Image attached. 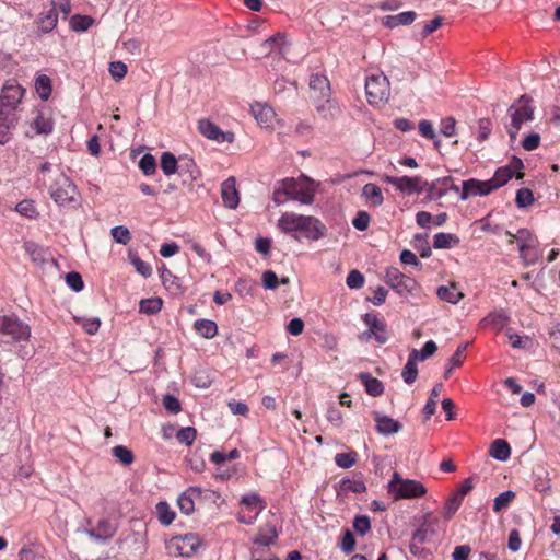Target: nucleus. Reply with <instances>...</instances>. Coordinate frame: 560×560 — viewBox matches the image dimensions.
<instances>
[{
    "mask_svg": "<svg viewBox=\"0 0 560 560\" xmlns=\"http://www.w3.org/2000/svg\"><path fill=\"white\" fill-rule=\"evenodd\" d=\"M23 97L20 85H5L0 93V144L9 141L10 130L18 124L16 108Z\"/></svg>",
    "mask_w": 560,
    "mask_h": 560,
    "instance_id": "1",
    "label": "nucleus"
},
{
    "mask_svg": "<svg viewBox=\"0 0 560 560\" xmlns=\"http://www.w3.org/2000/svg\"><path fill=\"white\" fill-rule=\"evenodd\" d=\"M505 234L510 236L509 244L517 243L520 258L526 266L533 265L538 260V240L528 229H518L515 234L506 231Z\"/></svg>",
    "mask_w": 560,
    "mask_h": 560,
    "instance_id": "2",
    "label": "nucleus"
},
{
    "mask_svg": "<svg viewBox=\"0 0 560 560\" xmlns=\"http://www.w3.org/2000/svg\"><path fill=\"white\" fill-rule=\"evenodd\" d=\"M532 102V97L524 94L518 97L516 104L510 106L508 112L511 117V126L508 129V132L512 141L516 140L522 125L534 119V107L530 105Z\"/></svg>",
    "mask_w": 560,
    "mask_h": 560,
    "instance_id": "3",
    "label": "nucleus"
},
{
    "mask_svg": "<svg viewBox=\"0 0 560 560\" xmlns=\"http://www.w3.org/2000/svg\"><path fill=\"white\" fill-rule=\"evenodd\" d=\"M388 492L395 500L405 498H419L425 494L427 490L422 483L411 479H402L398 472H394L388 482Z\"/></svg>",
    "mask_w": 560,
    "mask_h": 560,
    "instance_id": "4",
    "label": "nucleus"
},
{
    "mask_svg": "<svg viewBox=\"0 0 560 560\" xmlns=\"http://www.w3.org/2000/svg\"><path fill=\"white\" fill-rule=\"evenodd\" d=\"M50 197L59 206L77 203L79 191L75 185L65 174H59L49 187Z\"/></svg>",
    "mask_w": 560,
    "mask_h": 560,
    "instance_id": "5",
    "label": "nucleus"
},
{
    "mask_svg": "<svg viewBox=\"0 0 560 560\" xmlns=\"http://www.w3.org/2000/svg\"><path fill=\"white\" fill-rule=\"evenodd\" d=\"M201 546V539L196 534H186L172 537L166 541L165 548L172 557H191Z\"/></svg>",
    "mask_w": 560,
    "mask_h": 560,
    "instance_id": "6",
    "label": "nucleus"
},
{
    "mask_svg": "<svg viewBox=\"0 0 560 560\" xmlns=\"http://www.w3.org/2000/svg\"><path fill=\"white\" fill-rule=\"evenodd\" d=\"M365 93L369 103L372 105H378L387 102L390 95L387 77L384 74H376L366 78Z\"/></svg>",
    "mask_w": 560,
    "mask_h": 560,
    "instance_id": "7",
    "label": "nucleus"
},
{
    "mask_svg": "<svg viewBox=\"0 0 560 560\" xmlns=\"http://www.w3.org/2000/svg\"><path fill=\"white\" fill-rule=\"evenodd\" d=\"M385 282L401 296L413 294L419 289V284L413 278L395 267L386 269Z\"/></svg>",
    "mask_w": 560,
    "mask_h": 560,
    "instance_id": "8",
    "label": "nucleus"
},
{
    "mask_svg": "<svg viewBox=\"0 0 560 560\" xmlns=\"http://www.w3.org/2000/svg\"><path fill=\"white\" fill-rule=\"evenodd\" d=\"M0 332L10 336L12 341L27 340L31 328L16 316H0Z\"/></svg>",
    "mask_w": 560,
    "mask_h": 560,
    "instance_id": "9",
    "label": "nucleus"
},
{
    "mask_svg": "<svg viewBox=\"0 0 560 560\" xmlns=\"http://www.w3.org/2000/svg\"><path fill=\"white\" fill-rule=\"evenodd\" d=\"M282 189L284 196L303 205H311L314 201L313 191L294 178L283 179Z\"/></svg>",
    "mask_w": 560,
    "mask_h": 560,
    "instance_id": "10",
    "label": "nucleus"
},
{
    "mask_svg": "<svg viewBox=\"0 0 560 560\" xmlns=\"http://www.w3.org/2000/svg\"><path fill=\"white\" fill-rule=\"evenodd\" d=\"M199 132L209 140L217 142H233L234 133L231 131H222L219 126L209 119H200L198 122Z\"/></svg>",
    "mask_w": 560,
    "mask_h": 560,
    "instance_id": "11",
    "label": "nucleus"
},
{
    "mask_svg": "<svg viewBox=\"0 0 560 560\" xmlns=\"http://www.w3.org/2000/svg\"><path fill=\"white\" fill-rule=\"evenodd\" d=\"M311 97L315 103L328 101L331 95L328 79L322 74H313L310 80Z\"/></svg>",
    "mask_w": 560,
    "mask_h": 560,
    "instance_id": "12",
    "label": "nucleus"
},
{
    "mask_svg": "<svg viewBox=\"0 0 560 560\" xmlns=\"http://www.w3.org/2000/svg\"><path fill=\"white\" fill-rule=\"evenodd\" d=\"M492 191L488 180H478L470 178L463 182L460 199L467 200L469 197L487 196Z\"/></svg>",
    "mask_w": 560,
    "mask_h": 560,
    "instance_id": "13",
    "label": "nucleus"
},
{
    "mask_svg": "<svg viewBox=\"0 0 560 560\" xmlns=\"http://www.w3.org/2000/svg\"><path fill=\"white\" fill-rule=\"evenodd\" d=\"M372 416L375 421V430L381 435L387 436L396 434L402 428V424L399 421L389 416L382 415L380 411H373Z\"/></svg>",
    "mask_w": 560,
    "mask_h": 560,
    "instance_id": "14",
    "label": "nucleus"
},
{
    "mask_svg": "<svg viewBox=\"0 0 560 560\" xmlns=\"http://www.w3.org/2000/svg\"><path fill=\"white\" fill-rule=\"evenodd\" d=\"M364 323L369 326L371 332H373V338L380 343L384 345L388 341L389 335L386 329L385 323L378 319L377 315L374 313H366L363 317Z\"/></svg>",
    "mask_w": 560,
    "mask_h": 560,
    "instance_id": "15",
    "label": "nucleus"
},
{
    "mask_svg": "<svg viewBox=\"0 0 560 560\" xmlns=\"http://www.w3.org/2000/svg\"><path fill=\"white\" fill-rule=\"evenodd\" d=\"M302 231L304 236L312 241H318L326 236L327 228L317 218L312 215H305V222L302 223Z\"/></svg>",
    "mask_w": 560,
    "mask_h": 560,
    "instance_id": "16",
    "label": "nucleus"
},
{
    "mask_svg": "<svg viewBox=\"0 0 560 560\" xmlns=\"http://www.w3.org/2000/svg\"><path fill=\"white\" fill-rule=\"evenodd\" d=\"M221 197L224 206L229 209L237 208L240 203V194L236 189L235 177L226 178L221 185Z\"/></svg>",
    "mask_w": 560,
    "mask_h": 560,
    "instance_id": "17",
    "label": "nucleus"
},
{
    "mask_svg": "<svg viewBox=\"0 0 560 560\" xmlns=\"http://www.w3.org/2000/svg\"><path fill=\"white\" fill-rule=\"evenodd\" d=\"M384 182L393 185L397 190L401 192H406L408 195L415 194L419 190V187L417 186L419 183V177H409V176H401V177H395L385 175L383 177Z\"/></svg>",
    "mask_w": 560,
    "mask_h": 560,
    "instance_id": "18",
    "label": "nucleus"
},
{
    "mask_svg": "<svg viewBox=\"0 0 560 560\" xmlns=\"http://www.w3.org/2000/svg\"><path fill=\"white\" fill-rule=\"evenodd\" d=\"M303 222H305V215L285 212L278 220V228L283 233L300 232L302 231Z\"/></svg>",
    "mask_w": 560,
    "mask_h": 560,
    "instance_id": "19",
    "label": "nucleus"
},
{
    "mask_svg": "<svg viewBox=\"0 0 560 560\" xmlns=\"http://www.w3.org/2000/svg\"><path fill=\"white\" fill-rule=\"evenodd\" d=\"M202 493V489L199 487H189L185 492H183L177 499V505L179 510L186 514L190 515L195 511V499L199 498Z\"/></svg>",
    "mask_w": 560,
    "mask_h": 560,
    "instance_id": "20",
    "label": "nucleus"
},
{
    "mask_svg": "<svg viewBox=\"0 0 560 560\" xmlns=\"http://www.w3.org/2000/svg\"><path fill=\"white\" fill-rule=\"evenodd\" d=\"M116 533V526L108 520H101L94 529L88 530V535L100 541L112 538Z\"/></svg>",
    "mask_w": 560,
    "mask_h": 560,
    "instance_id": "21",
    "label": "nucleus"
},
{
    "mask_svg": "<svg viewBox=\"0 0 560 560\" xmlns=\"http://www.w3.org/2000/svg\"><path fill=\"white\" fill-rule=\"evenodd\" d=\"M250 112L256 121L265 128L270 127L276 114L271 107L262 104H255L252 106Z\"/></svg>",
    "mask_w": 560,
    "mask_h": 560,
    "instance_id": "22",
    "label": "nucleus"
},
{
    "mask_svg": "<svg viewBox=\"0 0 560 560\" xmlns=\"http://www.w3.org/2000/svg\"><path fill=\"white\" fill-rule=\"evenodd\" d=\"M358 378L364 384L365 392L373 396L377 397L381 396L384 392V385L383 383L377 380L376 377H372L370 373L368 372H361L358 375Z\"/></svg>",
    "mask_w": 560,
    "mask_h": 560,
    "instance_id": "23",
    "label": "nucleus"
},
{
    "mask_svg": "<svg viewBox=\"0 0 560 560\" xmlns=\"http://www.w3.org/2000/svg\"><path fill=\"white\" fill-rule=\"evenodd\" d=\"M278 539V532L273 525H266L259 528L258 534L253 539V542L258 546L268 547Z\"/></svg>",
    "mask_w": 560,
    "mask_h": 560,
    "instance_id": "24",
    "label": "nucleus"
},
{
    "mask_svg": "<svg viewBox=\"0 0 560 560\" xmlns=\"http://www.w3.org/2000/svg\"><path fill=\"white\" fill-rule=\"evenodd\" d=\"M362 197L373 207H378L384 202L382 189L373 183H368L363 186Z\"/></svg>",
    "mask_w": 560,
    "mask_h": 560,
    "instance_id": "25",
    "label": "nucleus"
},
{
    "mask_svg": "<svg viewBox=\"0 0 560 560\" xmlns=\"http://www.w3.org/2000/svg\"><path fill=\"white\" fill-rule=\"evenodd\" d=\"M57 22L58 15L56 9H49L39 15L37 26L42 33H49L56 27Z\"/></svg>",
    "mask_w": 560,
    "mask_h": 560,
    "instance_id": "26",
    "label": "nucleus"
},
{
    "mask_svg": "<svg viewBox=\"0 0 560 560\" xmlns=\"http://www.w3.org/2000/svg\"><path fill=\"white\" fill-rule=\"evenodd\" d=\"M489 453L494 459L504 462L511 455V447L505 440L497 439L491 443Z\"/></svg>",
    "mask_w": 560,
    "mask_h": 560,
    "instance_id": "27",
    "label": "nucleus"
},
{
    "mask_svg": "<svg viewBox=\"0 0 560 560\" xmlns=\"http://www.w3.org/2000/svg\"><path fill=\"white\" fill-rule=\"evenodd\" d=\"M366 487L361 480L342 479L339 483L338 495L347 497L350 493H362Z\"/></svg>",
    "mask_w": 560,
    "mask_h": 560,
    "instance_id": "28",
    "label": "nucleus"
},
{
    "mask_svg": "<svg viewBox=\"0 0 560 560\" xmlns=\"http://www.w3.org/2000/svg\"><path fill=\"white\" fill-rule=\"evenodd\" d=\"M438 296L448 303L457 304L464 298V294L455 283H451L447 287H440L438 289Z\"/></svg>",
    "mask_w": 560,
    "mask_h": 560,
    "instance_id": "29",
    "label": "nucleus"
},
{
    "mask_svg": "<svg viewBox=\"0 0 560 560\" xmlns=\"http://www.w3.org/2000/svg\"><path fill=\"white\" fill-rule=\"evenodd\" d=\"M459 237L452 233H438L434 235L433 247L436 249L452 248L459 244Z\"/></svg>",
    "mask_w": 560,
    "mask_h": 560,
    "instance_id": "30",
    "label": "nucleus"
},
{
    "mask_svg": "<svg viewBox=\"0 0 560 560\" xmlns=\"http://www.w3.org/2000/svg\"><path fill=\"white\" fill-rule=\"evenodd\" d=\"M194 327L201 337L207 339L213 338L218 334V325L211 319H197Z\"/></svg>",
    "mask_w": 560,
    "mask_h": 560,
    "instance_id": "31",
    "label": "nucleus"
},
{
    "mask_svg": "<svg viewBox=\"0 0 560 560\" xmlns=\"http://www.w3.org/2000/svg\"><path fill=\"white\" fill-rule=\"evenodd\" d=\"M416 20V13L413 11H406L397 15L386 16L385 25L394 28L398 25H409Z\"/></svg>",
    "mask_w": 560,
    "mask_h": 560,
    "instance_id": "32",
    "label": "nucleus"
},
{
    "mask_svg": "<svg viewBox=\"0 0 560 560\" xmlns=\"http://www.w3.org/2000/svg\"><path fill=\"white\" fill-rule=\"evenodd\" d=\"M513 176V172L510 167L504 166L497 170L493 177L489 179V184L492 187V191L505 185Z\"/></svg>",
    "mask_w": 560,
    "mask_h": 560,
    "instance_id": "33",
    "label": "nucleus"
},
{
    "mask_svg": "<svg viewBox=\"0 0 560 560\" xmlns=\"http://www.w3.org/2000/svg\"><path fill=\"white\" fill-rule=\"evenodd\" d=\"M161 279L163 281L164 287L174 294H177L182 291V285L179 279L175 277L166 267H162Z\"/></svg>",
    "mask_w": 560,
    "mask_h": 560,
    "instance_id": "34",
    "label": "nucleus"
},
{
    "mask_svg": "<svg viewBox=\"0 0 560 560\" xmlns=\"http://www.w3.org/2000/svg\"><path fill=\"white\" fill-rule=\"evenodd\" d=\"M443 385L438 383L433 386L430 393V397L423 408L424 419L429 420L436 411V397L441 394Z\"/></svg>",
    "mask_w": 560,
    "mask_h": 560,
    "instance_id": "35",
    "label": "nucleus"
},
{
    "mask_svg": "<svg viewBox=\"0 0 560 560\" xmlns=\"http://www.w3.org/2000/svg\"><path fill=\"white\" fill-rule=\"evenodd\" d=\"M31 127L35 130L36 135H48L52 131V121L42 113H38L31 122Z\"/></svg>",
    "mask_w": 560,
    "mask_h": 560,
    "instance_id": "36",
    "label": "nucleus"
},
{
    "mask_svg": "<svg viewBox=\"0 0 560 560\" xmlns=\"http://www.w3.org/2000/svg\"><path fill=\"white\" fill-rule=\"evenodd\" d=\"M35 89L40 100L47 101L52 91L50 78L46 74H39L35 81Z\"/></svg>",
    "mask_w": 560,
    "mask_h": 560,
    "instance_id": "37",
    "label": "nucleus"
},
{
    "mask_svg": "<svg viewBox=\"0 0 560 560\" xmlns=\"http://www.w3.org/2000/svg\"><path fill=\"white\" fill-rule=\"evenodd\" d=\"M113 456L124 466H129L133 463L135 456L130 448L124 445H116L112 448Z\"/></svg>",
    "mask_w": 560,
    "mask_h": 560,
    "instance_id": "38",
    "label": "nucleus"
},
{
    "mask_svg": "<svg viewBox=\"0 0 560 560\" xmlns=\"http://www.w3.org/2000/svg\"><path fill=\"white\" fill-rule=\"evenodd\" d=\"M417 361L418 360L415 359L413 357H411V354L409 353L407 363L405 364L402 372H401L402 380L407 384H412L417 380V376H418Z\"/></svg>",
    "mask_w": 560,
    "mask_h": 560,
    "instance_id": "39",
    "label": "nucleus"
},
{
    "mask_svg": "<svg viewBox=\"0 0 560 560\" xmlns=\"http://www.w3.org/2000/svg\"><path fill=\"white\" fill-rule=\"evenodd\" d=\"M161 168L167 176L173 175L178 170V161L171 152H163L161 155Z\"/></svg>",
    "mask_w": 560,
    "mask_h": 560,
    "instance_id": "40",
    "label": "nucleus"
},
{
    "mask_svg": "<svg viewBox=\"0 0 560 560\" xmlns=\"http://www.w3.org/2000/svg\"><path fill=\"white\" fill-rule=\"evenodd\" d=\"M162 300L160 298H150L140 301V312L148 315H153L162 308Z\"/></svg>",
    "mask_w": 560,
    "mask_h": 560,
    "instance_id": "41",
    "label": "nucleus"
},
{
    "mask_svg": "<svg viewBox=\"0 0 560 560\" xmlns=\"http://www.w3.org/2000/svg\"><path fill=\"white\" fill-rule=\"evenodd\" d=\"M467 347H468V342L462 343L458 346L457 350L455 351V353L451 357V359L448 361V365L446 366L445 372H444V378H448L451 376L453 369L455 366L462 365V363H463L462 354L467 349Z\"/></svg>",
    "mask_w": 560,
    "mask_h": 560,
    "instance_id": "42",
    "label": "nucleus"
},
{
    "mask_svg": "<svg viewBox=\"0 0 560 560\" xmlns=\"http://www.w3.org/2000/svg\"><path fill=\"white\" fill-rule=\"evenodd\" d=\"M438 350V346L433 340H429L424 343L421 350L413 349L410 354L418 361H424L432 357Z\"/></svg>",
    "mask_w": 560,
    "mask_h": 560,
    "instance_id": "43",
    "label": "nucleus"
},
{
    "mask_svg": "<svg viewBox=\"0 0 560 560\" xmlns=\"http://www.w3.org/2000/svg\"><path fill=\"white\" fill-rule=\"evenodd\" d=\"M156 512L161 524L168 526L175 518V512H173L166 502H159L156 504Z\"/></svg>",
    "mask_w": 560,
    "mask_h": 560,
    "instance_id": "44",
    "label": "nucleus"
},
{
    "mask_svg": "<svg viewBox=\"0 0 560 560\" xmlns=\"http://www.w3.org/2000/svg\"><path fill=\"white\" fill-rule=\"evenodd\" d=\"M93 22L91 16L77 14L70 19V27L75 32H84Z\"/></svg>",
    "mask_w": 560,
    "mask_h": 560,
    "instance_id": "45",
    "label": "nucleus"
},
{
    "mask_svg": "<svg viewBox=\"0 0 560 560\" xmlns=\"http://www.w3.org/2000/svg\"><path fill=\"white\" fill-rule=\"evenodd\" d=\"M485 320L492 325L497 330H501L509 323L510 317L503 311H499L489 314Z\"/></svg>",
    "mask_w": 560,
    "mask_h": 560,
    "instance_id": "46",
    "label": "nucleus"
},
{
    "mask_svg": "<svg viewBox=\"0 0 560 560\" xmlns=\"http://www.w3.org/2000/svg\"><path fill=\"white\" fill-rule=\"evenodd\" d=\"M358 454L354 451L349 453H338L335 456V463L341 468H350L355 465Z\"/></svg>",
    "mask_w": 560,
    "mask_h": 560,
    "instance_id": "47",
    "label": "nucleus"
},
{
    "mask_svg": "<svg viewBox=\"0 0 560 560\" xmlns=\"http://www.w3.org/2000/svg\"><path fill=\"white\" fill-rule=\"evenodd\" d=\"M25 252L31 256L32 260L42 264L45 260L44 249L42 246L34 242H26L24 244Z\"/></svg>",
    "mask_w": 560,
    "mask_h": 560,
    "instance_id": "48",
    "label": "nucleus"
},
{
    "mask_svg": "<svg viewBox=\"0 0 560 560\" xmlns=\"http://www.w3.org/2000/svg\"><path fill=\"white\" fill-rule=\"evenodd\" d=\"M110 234L116 243L127 245L131 240L129 230L124 225L114 226L110 230Z\"/></svg>",
    "mask_w": 560,
    "mask_h": 560,
    "instance_id": "49",
    "label": "nucleus"
},
{
    "mask_svg": "<svg viewBox=\"0 0 560 560\" xmlns=\"http://www.w3.org/2000/svg\"><path fill=\"white\" fill-rule=\"evenodd\" d=\"M15 210L21 215H24L30 219L36 218L38 215V212L36 210L34 202L32 200H27V199L20 201L16 205Z\"/></svg>",
    "mask_w": 560,
    "mask_h": 560,
    "instance_id": "50",
    "label": "nucleus"
},
{
    "mask_svg": "<svg viewBox=\"0 0 560 560\" xmlns=\"http://www.w3.org/2000/svg\"><path fill=\"white\" fill-rule=\"evenodd\" d=\"M514 498L515 492L512 490H508L500 493L494 499L493 511L500 512L501 510L505 509L513 501Z\"/></svg>",
    "mask_w": 560,
    "mask_h": 560,
    "instance_id": "51",
    "label": "nucleus"
},
{
    "mask_svg": "<svg viewBox=\"0 0 560 560\" xmlns=\"http://www.w3.org/2000/svg\"><path fill=\"white\" fill-rule=\"evenodd\" d=\"M139 168L147 176L154 174L156 171V163L154 156L150 153L144 154L139 161Z\"/></svg>",
    "mask_w": 560,
    "mask_h": 560,
    "instance_id": "52",
    "label": "nucleus"
},
{
    "mask_svg": "<svg viewBox=\"0 0 560 560\" xmlns=\"http://www.w3.org/2000/svg\"><path fill=\"white\" fill-rule=\"evenodd\" d=\"M196 436H197V431L192 427L182 428L176 434L178 442L186 444L188 446L194 443V441L196 440Z\"/></svg>",
    "mask_w": 560,
    "mask_h": 560,
    "instance_id": "53",
    "label": "nucleus"
},
{
    "mask_svg": "<svg viewBox=\"0 0 560 560\" xmlns=\"http://www.w3.org/2000/svg\"><path fill=\"white\" fill-rule=\"evenodd\" d=\"M515 202L518 208H526L534 202V196L530 189L521 188L516 192Z\"/></svg>",
    "mask_w": 560,
    "mask_h": 560,
    "instance_id": "54",
    "label": "nucleus"
},
{
    "mask_svg": "<svg viewBox=\"0 0 560 560\" xmlns=\"http://www.w3.org/2000/svg\"><path fill=\"white\" fill-rule=\"evenodd\" d=\"M316 109L324 118H332L338 113V108L331 103L330 98L317 103Z\"/></svg>",
    "mask_w": 560,
    "mask_h": 560,
    "instance_id": "55",
    "label": "nucleus"
},
{
    "mask_svg": "<svg viewBox=\"0 0 560 560\" xmlns=\"http://www.w3.org/2000/svg\"><path fill=\"white\" fill-rule=\"evenodd\" d=\"M462 502L463 500L460 499V497H456L455 494H453L444 505L445 518L450 520L456 513Z\"/></svg>",
    "mask_w": 560,
    "mask_h": 560,
    "instance_id": "56",
    "label": "nucleus"
},
{
    "mask_svg": "<svg viewBox=\"0 0 560 560\" xmlns=\"http://www.w3.org/2000/svg\"><path fill=\"white\" fill-rule=\"evenodd\" d=\"M108 70L115 81H120L127 74V66L122 61H112Z\"/></svg>",
    "mask_w": 560,
    "mask_h": 560,
    "instance_id": "57",
    "label": "nucleus"
},
{
    "mask_svg": "<svg viewBox=\"0 0 560 560\" xmlns=\"http://www.w3.org/2000/svg\"><path fill=\"white\" fill-rule=\"evenodd\" d=\"M66 282L74 292H80L84 287L82 277L77 271L68 272L66 275Z\"/></svg>",
    "mask_w": 560,
    "mask_h": 560,
    "instance_id": "58",
    "label": "nucleus"
},
{
    "mask_svg": "<svg viewBox=\"0 0 560 560\" xmlns=\"http://www.w3.org/2000/svg\"><path fill=\"white\" fill-rule=\"evenodd\" d=\"M346 283L350 289H360L364 284V276L357 269L351 270L347 277Z\"/></svg>",
    "mask_w": 560,
    "mask_h": 560,
    "instance_id": "59",
    "label": "nucleus"
},
{
    "mask_svg": "<svg viewBox=\"0 0 560 560\" xmlns=\"http://www.w3.org/2000/svg\"><path fill=\"white\" fill-rule=\"evenodd\" d=\"M353 528L359 535H365L371 528L370 518L366 515H358L353 521Z\"/></svg>",
    "mask_w": 560,
    "mask_h": 560,
    "instance_id": "60",
    "label": "nucleus"
},
{
    "mask_svg": "<svg viewBox=\"0 0 560 560\" xmlns=\"http://www.w3.org/2000/svg\"><path fill=\"white\" fill-rule=\"evenodd\" d=\"M241 503L246 505L248 509L258 506V511L264 510L265 504L257 493H248L242 497Z\"/></svg>",
    "mask_w": 560,
    "mask_h": 560,
    "instance_id": "61",
    "label": "nucleus"
},
{
    "mask_svg": "<svg viewBox=\"0 0 560 560\" xmlns=\"http://www.w3.org/2000/svg\"><path fill=\"white\" fill-rule=\"evenodd\" d=\"M441 133L445 137H454L456 135V120L454 117H446L441 121Z\"/></svg>",
    "mask_w": 560,
    "mask_h": 560,
    "instance_id": "62",
    "label": "nucleus"
},
{
    "mask_svg": "<svg viewBox=\"0 0 560 560\" xmlns=\"http://www.w3.org/2000/svg\"><path fill=\"white\" fill-rule=\"evenodd\" d=\"M131 264L136 268V270L144 278H148L152 275L151 266L143 261L140 257H131Z\"/></svg>",
    "mask_w": 560,
    "mask_h": 560,
    "instance_id": "63",
    "label": "nucleus"
},
{
    "mask_svg": "<svg viewBox=\"0 0 560 560\" xmlns=\"http://www.w3.org/2000/svg\"><path fill=\"white\" fill-rule=\"evenodd\" d=\"M162 402L164 408L172 413H178L182 410L179 400L173 395L166 394Z\"/></svg>",
    "mask_w": 560,
    "mask_h": 560,
    "instance_id": "64",
    "label": "nucleus"
}]
</instances>
